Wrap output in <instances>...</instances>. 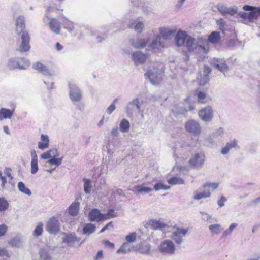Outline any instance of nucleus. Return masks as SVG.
Instances as JSON below:
<instances>
[{"mask_svg": "<svg viewBox=\"0 0 260 260\" xmlns=\"http://www.w3.org/2000/svg\"><path fill=\"white\" fill-rule=\"evenodd\" d=\"M16 31L20 36L21 42L18 48L20 52L28 51L30 49V37L28 31L25 29L24 18L19 17L16 22Z\"/></svg>", "mask_w": 260, "mask_h": 260, "instance_id": "nucleus-1", "label": "nucleus"}, {"mask_svg": "<svg viewBox=\"0 0 260 260\" xmlns=\"http://www.w3.org/2000/svg\"><path fill=\"white\" fill-rule=\"evenodd\" d=\"M51 11V8L49 7L46 9L43 21L44 22L48 21V26L50 30L56 34H59L61 30V22L55 17H50L49 12Z\"/></svg>", "mask_w": 260, "mask_h": 260, "instance_id": "nucleus-2", "label": "nucleus"}, {"mask_svg": "<svg viewBox=\"0 0 260 260\" xmlns=\"http://www.w3.org/2000/svg\"><path fill=\"white\" fill-rule=\"evenodd\" d=\"M188 232L187 228H183L178 226H174L171 232V238L174 242L178 245L182 244L184 238L185 237Z\"/></svg>", "mask_w": 260, "mask_h": 260, "instance_id": "nucleus-3", "label": "nucleus"}, {"mask_svg": "<svg viewBox=\"0 0 260 260\" xmlns=\"http://www.w3.org/2000/svg\"><path fill=\"white\" fill-rule=\"evenodd\" d=\"M159 251L164 254L172 255L176 251L174 242L170 239L163 240L158 246Z\"/></svg>", "mask_w": 260, "mask_h": 260, "instance_id": "nucleus-4", "label": "nucleus"}, {"mask_svg": "<svg viewBox=\"0 0 260 260\" xmlns=\"http://www.w3.org/2000/svg\"><path fill=\"white\" fill-rule=\"evenodd\" d=\"M29 66V62L25 58H19L18 60L12 59L9 60L8 66L10 69L19 68L25 69Z\"/></svg>", "mask_w": 260, "mask_h": 260, "instance_id": "nucleus-5", "label": "nucleus"}, {"mask_svg": "<svg viewBox=\"0 0 260 260\" xmlns=\"http://www.w3.org/2000/svg\"><path fill=\"white\" fill-rule=\"evenodd\" d=\"M60 229L59 222L54 217H51L47 223L46 230L51 234H56Z\"/></svg>", "mask_w": 260, "mask_h": 260, "instance_id": "nucleus-6", "label": "nucleus"}, {"mask_svg": "<svg viewBox=\"0 0 260 260\" xmlns=\"http://www.w3.org/2000/svg\"><path fill=\"white\" fill-rule=\"evenodd\" d=\"M186 130L193 135H198L201 132L199 124L193 120H190L185 124Z\"/></svg>", "mask_w": 260, "mask_h": 260, "instance_id": "nucleus-7", "label": "nucleus"}, {"mask_svg": "<svg viewBox=\"0 0 260 260\" xmlns=\"http://www.w3.org/2000/svg\"><path fill=\"white\" fill-rule=\"evenodd\" d=\"M259 16H260V8H257L248 13H243L241 15V18L249 22L256 20Z\"/></svg>", "mask_w": 260, "mask_h": 260, "instance_id": "nucleus-8", "label": "nucleus"}, {"mask_svg": "<svg viewBox=\"0 0 260 260\" xmlns=\"http://www.w3.org/2000/svg\"><path fill=\"white\" fill-rule=\"evenodd\" d=\"M205 155L202 153L196 154L189 162L191 166L195 168L201 167L204 162Z\"/></svg>", "mask_w": 260, "mask_h": 260, "instance_id": "nucleus-9", "label": "nucleus"}, {"mask_svg": "<svg viewBox=\"0 0 260 260\" xmlns=\"http://www.w3.org/2000/svg\"><path fill=\"white\" fill-rule=\"evenodd\" d=\"M39 254L41 260H52L53 250L49 247H43L39 250Z\"/></svg>", "mask_w": 260, "mask_h": 260, "instance_id": "nucleus-10", "label": "nucleus"}, {"mask_svg": "<svg viewBox=\"0 0 260 260\" xmlns=\"http://www.w3.org/2000/svg\"><path fill=\"white\" fill-rule=\"evenodd\" d=\"M148 57L147 54L140 51H136L132 55V59L136 65L144 63Z\"/></svg>", "mask_w": 260, "mask_h": 260, "instance_id": "nucleus-11", "label": "nucleus"}, {"mask_svg": "<svg viewBox=\"0 0 260 260\" xmlns=\"http://www.w3.org/2000/svg\"><path fill=\"white\" fill-rule=\"evenodd\" d=\"M89 219L91 221L99 222L104 220V214L101 213L98 209H92L88 214Z\"/></svg>", "mask_w": 260, "mask_h": 260, "instance_id": "nucleus-12", "label": "nucleus"}, {"mask_svg": "<svg viewBox=\"0 0 260 260\" xmlns=\"http://www.w3.org/2000/svg\"><path fill=\"white\" fill-rule=\"evenodd\" d=\"M187 33L182 30L178 31L175 36L176 44L178 46H182L185 45L186 38L187 37Z\"/></svg>", "mask_w": 260, "mask_h": 260, "instance_id": "nucleus-13", "label": "nucleus"}, {"mask_svg": "<svg viewBox=\"0 0 260 260\" xmlns=\"http://www.w3.org/2000/svg\"><path fill=\"white\" fill-rule=\"evenodd\" d=\"M153 190V189L150 187H146L144 185H138L135 186L132 191L136 194L145 195L149 193Z\"/></svg>", "mask_w": 260, "mask_h": 260, "instance_id": "nucleus-14", "label": "nucleus"}, {"mask_svg": "<svg viewBox=\"0 0 260 260\" xmlns=\"http://www.w3.org/2000/svg\"><path fill=\"white\" fill-rule=\"evenodd\" d=\"M49 139L47 135L42 134L40 141L38 142V147L39 149L44 150L49 147Z\"/></svg>", "mask_w": 260, "mask_h": 260, "instance_id": "nucleus-15", "label": "nucleus"}, {"mask_svg": "<svg viewBox=\"0 0 260 260\" xmlns=\"http://www.w3.org/2000/svg\"><path fill=\"white\" fill-rule=\"evenodd\" d=\"M33 68L45 75H51L50 70L43 63L37 62L33 64Z\"/></svg>", "mask_w": 260, "mask_h": 260, "instance_id": "nucleus-16", "label": "nucleus"}, {"mask_svg": "<svg viewBox=\"0 0 260 260\" xmlns=\"http://www.w3.org/2000/svg\"><path fill=\"white\" fill-rule=\"evenodd\" d=\"M61 25H62L64 28L69 31H72L74 29V24L73 22L66 17L63 14H61Z\"/></svg>", "mask_w": 260, "mask_h": 260, "instance_id": "nucleus-17", "label": "nucleus"}, {"mask_svg": "<svg viewBox=\"0 0 260 260\" xmlns=\"http://www.w3.org/2000/svg\"><path fill=\"white\" fill-rule=\"evenodd\" d=\"M70 96L73 101H79L82 98L80 90L77 87H70Z\"/></svg>", "mask_w": 260, "mask_h": 260, "instance_id": "nucleus-18", "label": "nucleus"}, {"mask_svg": "<svg viewBox=\"0 0 260 260\" xmlns=\"http://www.w3.org/2000/svg\"><path fill=\"white\" fill-rule=\"evenodd\" d=\"M59 154L56 149H51L47 151L42 153L40 155L41 158L42 159H47L52 157H56L59 156Z\"/></svg>", "mask_w": 260, "mask_h": 260, "instance_id": "nucleus-19", "label": "nucleus"}, {"mask_svg": "<svg viewBox=\"0 0 260 260\" xmlns=\"http://www.w3.org/2000/svg\"><path fill=\"white\" fill-rule=\"evenodd\" d=\"M237 148H238L237 141L234 139L226 144L225 147L222 149L221 153L225 155L228 154L231 149Z\"/></svg>", "mask_w": 260, "mask_h": 260, "instance_id": "nucleus-20", "label": "nucleus"}, {"mask_svg": "<svg viewBox=\"0 0 260 260\" xmlns=\"http://www.w3.org/2000/svg\"><path fill=\"white\" fill-rule=\"evenodd\" d=\"M211 71V68L207 66H205L204 68V77H203V79H198L199 80V84L200 86H204L205 84L208 83V75Z\"/></svg>", "mask_w": 260, "mask_h": 260, "instance_id": "nucleus-21", "label": "nucleus"}, {"mask_svg": "<svg viewBox=\"0 0 260 260\" xmlns=\"http://www.w3.org/2000/svg\"><path fill=\"white\" fill-rule=\"evenodd\" d=\"M134 247L132 243H129L127 242L123 243L121 246L120 248L117 250V253L125 254L130 252L134 249Z\"/></svg>", "mask_w": 260, "mask_h": 260, "instance_id": "nucleus-22", "label": "nucleus"}, {"mask_svg": "<svg viewBox=\"0 0 260 260\" xmlns=\"http://www.w3.org/2000/svg\"><path fill=\"white\" fill-rule=\"evenodd\" d=\"M80 203L75 201L69 207V213L72 216H76L79 212Z\"/></svg>", "mask_w": 260, "mask_h": 260, "instance_id": "nucleus-23", "label": "nucleus"}, {"mask_svg": "<svg viewBox=\"0 0 260 260\" xmlns=\"http://www.w3.org/2000/svg\"><path fill=\"white\" fill-rule=\"evenodd\" d=\"M209 230L212 235H217L221 233L223 229L220 224L216 223L210 225Z\"/></svg>", "mask_w": 260, "mask_h": 260, "instance_id": "nucleus-24", "label": "nucleus"}, {"mask_svg": "<svg viewBox=\"0 0 260 260\" xmlns=\"http://www.w3.org/2000/svg\"><path fill=\"white\" fill-rule=\"evenodd\" d=\"M128 27L129 28H134L138 32H141L144 27V25L142 21L136 22L135 21H133L129 24Z\"/></svg>", "mask_w": 260, "mask_h": 260, "instance_id": "nucleus-25", "label": "nucleus"}, {"mask_svg": "<svg viewBox=\"0 0 260 260\" xmlns=\"http://www.w3.org/2000/svg\"><path fill=\"white\" fill-rule=\"evenodd\" d=\"M96 230V226L92 223L85 224L83 228V234L90 235L93 233Z\"/></svg>", "mask_w": 260, "mask_h": 260, "instance_id": "nucleus-26", "label": "nucleus"}, {"mask_svg": "<svg viewBox=\"0 0 260 260\" xmlns=\"http://www.w3.org/2000/svg\"><path fill=\"white\" fill-rule=\"evenodd\" d=\"M161 38L160 36H158L156 37V38L152 41L151 47L152 49H161V48L164 47V44L160 41Z\"/></svg>", "mask_w": 260, "mask_h": 260, "instance_id": "nucleus-27", "label": "nucleus"}, {"mask_svg": "<svg viewBox=\"0 0 260 260\" xmlns=\"http://www.w3.org/2000/svg\"><path fill=\"white\" fill-rule=\"evenodd\" d=\"M211 196V193L209 190H206L203 192H199L197 191L194 192L193 199L195 200H199L203 198H209Z\"/></svg>", "mask_w": 260, "mask_h": 260, "instance_id": "nucleus-28", "label": "nucleus"}, {"mask_svg": "<svg viewBox=\"0 0 260 260\" xmlns=\"http://www.w3.org/2000/svg\"><path fill=\"white\" fill-rule=\"evenodd\" d=\"M160 31L164 39H170L175 33V30H170L167 28H161Z\"/></svg>", "mask_w": 260, "mask_h": 260, "instance_id": "nucleus-29", "label": "nucleus"}, {"mask_svg": "<svg viewBox=\"0 0 260 260\" xmlns=\"http://www.w3.org/2000/svg\"><path fill=\"white\" fill-rule=\"evenodd\" d=\"M130 128V124L125 119H122L119 124L120 131L123 133L128 132Z\"/></svg>", "mask_w": 260, "mask_h": 260, "instance_id": "nucleus-30", "label": "nucleus"}, {"mask_svg": "<svg viewBox=\"0 0 260 260\" xmlns=\"http://www.w3.org/2000/svg\"><path fill=\"white\" fill-rule=\"evenodd\" d=\"M185 39L186 41L184 46H186L189 51H191L193 49V46L195 43V39L187 35Z\"/></svg>", "mask_w": 260, "mask_h": 260, "instance_id": "nucleus-31", "label": "nucleus"}, {"mask_svg": "<svg viewBox=\"0 0 260 260\" xmlns=\"http://www.w3.org/2000/svg\"><path fill=\"white\" fill-rule=\"evenodd\" d=\"M220 35L219 32L213 31L208 37V40L212 43H217L220 40Z\"/></svg>", "mask_w": 260, "mask_h": 260, "instance_id": "nucleus-32", "label": "nucleus"}, {"mask_svg": "<svg viewBox=\"0 0 260 260\" xmlns=\"http://www.w3.org/2000/svg\"><path fill=\"white\" fill-rule=\"evenodd\" d=\"M79 239L75 235L69 234L66 235L63 239V241L69 244H72L75 242H78Z\"/></svg>", "mask_w": 260, "mask_h": 260, "instance_id": "nucleus-33", "label": "nucleus"}, {"mask_svg": "<svg viewBox=\"0 0 260 260\" xmlns=\"http://www.w3.org/2000/svg\"><path fill=\"white\" fill-rule=\"evenodd\" d=\"M18 189L22 193L27 195L30 196L31 194V191L28 188L23 182H19L18 183Z\"/></svg>", "mask_w": 260, "mask_h": 260, "instance_id": "nucleus-34", "label": "nucleus"}, {"mask_svg": "<svg viewBox=\"0 0 260 260\" xmlns=\"http://www.w3.org/2000/svg\"><path fill=\"white\" fill-rule=\"evenodd\" d=\"M84 182V191L86 194H89L91 192V190L92 188L91 186V181L86 178H84L83 179Z\"/></svg>", "mask_w": 260, "mask_h": 260, "instance_id": "nucleus-35", "label": "nucleus"}, {"mask_svg": "<svg viewBox=\"0 0 260 260\" xmlns=\"http://www.w3.org/2000/svg\"><path fill=\"white\" fill-rule=\"evenodd\" d=\"M127 108L129 110H140V102L138 99L136 98L134 99L131 102L129 103L127 106Z\"/></svg>", "mask_w": 260, "mask_h": 260, "instance_id": "nucleus-36", "label": "nucleus"}, {"mask_svg": "<svg viewBox=\"0 0 260 260\" xmlns=\"http://www.w3.org/2000/svg\"><path fill=\"white\" fill-rule=\"evenodd\" d=\"M238 226V224L236 223H232L229 228L225 230L222 235V238H225L228 236L231 235L233 231Z\"/></svg>", "mask_w": 260, "mask_h": 260, "instance_id": "nucleus-37", "label": "nucleus"}, {"mask_svg": "<svg viewBox=\"0 0 260 260\" xmlns=\"http://www.w3.org/2000/svg\"><path fill=\"white\" fill-rule=\"evenodd\" d=\"M213 67L222 72L226 71L228 70V66L225 62H219L217 61V63H213Z\"/></svg>", "mask_w": 260, "mask_h": 260, "instance_id": "nucleus-38", "label": "nucleus"}, {"mask_svg": "<svg viewBox=\"0 0 260 260\" xmlns=\"http://www.w3.org/2000/svg\"><path fill=\"white\" fill-rule=\"evenodd\" d=\"M168 182L169 184L174 185L184 184V180L177 177H173L171 178L170 179H168Z\"/></svg>", "mask_w": 260, "mask_h": 260, "instance_id": "nucleus-39", "label": "nucleus"}, {"mask_svg": "<svg viewBox=\"0 0 260 260\" xmlns=\"http://www.w3.org/2000/svg\"><path fill=\"white\" fill-rule=\"evenodd\" d=\"M196 95L197 97L198 102L204 104L206 102V94L201 91H196Z\"/></svg>", "mask_w": 260, "mask_h": 260, "instance_id": "nucleus-40", "label": "nucleus"}, {"mask_svg": "<svg viewBox=\"0 0 260 260\" xmlns=\"http://www.w3.org/2000/svg\"><path fill=\"white\" fill-rule=\"evenodd\" d=\"M151 225L153 230H159L165 227L166 225L162 221L155 220L152 221Z\"/></svg>", "mask_w": 260, "mask_h": 260, "instance_id": "nucleus-41", "label": "nucleus"}, {"mask_svg": "<svg viewBox=\"0 0 260 260\" xmlns=\"http://www.w3.org/2000/svg\"><path fill=\"white\" fill-rule=\"evenodd\" d=\"M43 230V224L42 222H39L33 231V235L35 237L40 236L42 233Z\"/></svg>", "mask_w": 260, "mask_h": 260, "instance_id": "nucleus-42", "label": "nucleus"}, {"mask_svg": "<svg viewBox=\"0 0 260 260\" xmlns=\"http://www.w3.org/2000/svg\"><path fill=\"white\" fill-rule=\"evenodd\" d=\"M219 186V184L215 182H207L203 184L202 188L207 190V188H211L213 190L217 189Z\"/></svg>", "mask_w": 260, "mask_h": 260, "instance_id": "nucleus-43", "label": "nucleus"}, {"mask_svg": "<svg viewBox=\"0 0 260 260\" xmlns=\"http://www.w3.org/2000/svg\"><path fill=\"white\" fill-rule=\"evenodd\" d=\"M63 159V157L60 158L52 157L48 161V162L52 165H54L56 166H59L61 164Z\"/></svg>", "mask_w": 260, "mask_h": 260, "instance_id": "nucleus-44", "label": "nucleus"}, {"mask_svg": "<svg viewBox=\"0 0 260 260\" xmlns=\"http://www.w3.org/2000/svg\"><path fill=\"white\" fill-rule=\"evenodd\" d=\"M117 216V213L113 209L109 210L106 214H104V220H107L112 218L115 217Z\"/></svg>", "mask_w": 260, "mask_h": 260, "instance_id": "nucleus-45", "label": "nucleus"}, {"mask_svg": "<svg viewBox=\"0 0 260 260\" xmlns=\"http://www.w3.org/2000/svg\"><path fill=\"white\" fill-rule=\"evenodd\" d=\"M8 243L14 247H19L21 244V240L19 238L15 237L10 240Z\"/></svg>", "mask_w": 260, "mask_h": 260, "instance_id": "nucleus-46", "label": "nucleus"}, {"mask_svg": "<svg viewBox=\"0 0 260 260\" xmlns=\"http://www.w3.org/2000/svg\"><path fill=\"white\" fill-rule=\"evenodd\" d=\"M213 138L212 135H210L204 140L203 144L209 147H212L214 144Z\"/></svg>", "mask_w": 260, "mask_h": 260, "instance_id": "nucleus-47", "label": "nucleus"}, {"mask_svg": "<svg viewBox=\"0 0 260 260\" xmlns=\"http://www.w3.org/2000/svg\"><path fill=\"white\" fill-rule=\"evenodd\" d=\"M137 234L136 232H133L125 237V240L127 242L132 243L136 240Z\"/></svg>", "mask_w": 260, "mask_h": 260, "instance_id": "nucleus-48", "label": "nucleus"}, {"mask_svg": "<svg viewBox=\"0 0 260 260\" xmlns=\"http://www.w3.org/2000/svg\"><path fill=\"white\" fill-rule=\"evenodd\" d=\"M154 189L155 191H158L160 190H169L170 189V187L169 186H167L161 183H156L154 186Z\"/></svg>", "mask_w": 260, "mask_h": 260, "instance_id": "nucleus-49", "label": "nucleus"}, {"mask_svg": "<svg viewBox=\"0 0 260 260\" xmlns=\"http://www.w3.org/2000/svg\"><path fill=\"white\" fill-rule=\"evenodd\" d=\"M183 108L185 111L188 112L194 109V106L191 104V102L189 100H186L183 103Z\"/></svg>", "mask_w": 260, "mask_h": 260, "instance_id": "nucleus-50", "label": "nucleus"}, {"mask_svg": "<svg viewBox=\"0 0 260 260\" xmlns=\"http://www.w3.org/2000/svg\"><path fill=\"white\" fill-rule=\"evenodd\" d=\"M105 179L102 178L99 179L95 184V189L98 190L102 189L105 186Z\"/></svg>", "mask_w": 260, "mask_h": 260, "instance_id": "nucleus-51", "label": "nucleus"}, {"mask_svg": "<svg viewBox=\"0 0 260 260\" xmlns=\"http://www.w3.org/2000/svg\"><path fill=\"white\" fill-rule=\"evenodd\" d=\"M38 170V160H31V174H36Z\"/></svg>", "mask_w": 260, "mask_h": 260, "instance_id": "nucleus-52", "label": "nucleus"}, {"mask_svg": "<svg viewBox=\"0 0 260 260\" xmlns=\"http://www.w3.org/2000/svg\"><path fill=\"white\" fill-rule=\"evenodd\" d=\"M148 42V41L147 40L142 39H140L137 42V43L135 45V47L138 48H143L147 45Z\"/></svg>", "mask_w": 260, "mask_h": 260, "instance_id": "nucleus-53", "label": "nucleus"}, {"mask_svg": "<svg viewBox=\"0 0 260 260\" xmlns=\"http://www.w3.org/2000/svg\"><path fill=\"white\" fill-rule=\"evenodd\" d=\"M8 203L6 200L0 198V211H3L7 209Z\"/></svg>", "mask_w": 260, "mask_h": 260, "instance_id": "nucleus-54", "label": "nucleus"}, {"mask_svg": "<svg viewBox=\"0 0 260 260\" xmlns=\"http://www.w3.org/2000/svg\"><path fill=\"white\" fill-rule=\"evenodd\" d=\"M223 134V129L222 128H219L216 129L211 134L214 138H217L219 136H221Z\"/></svg>", "mask_w": 260, "mask_h": 260, "instance_id": "nucleus-55", "label": "nucleus"}, {"mask_svg": "<svg viewBox=\"0 0 260 260\" xmlns=\"http://www.w3.org/2000/svg\"><path fill=\"white\" fill-rule=\"evenodd\" d=\"M200 119L204 122H209L213 118L212 115H199Z\"/></svg>", "mask_w": 260, "mask_h": 260, "instance_id": "nucleus-56", "label": "nucleus"}, {"mask_svg": "<svg viewBox=\"0 0 260 260\" xmlns=\"http://www.w3.org/2000/svg\"><path fill=\"white\" fill-rule=\"evenodd\" d=\"M106 148L107 149L106 151L108 153L110 154V155L112 154L113 152H114V145L112 144L108 143L106 146Z\"/></svg>", "mask_w": 260, "mask_h": 260, "instance_id": "nucleus-57", "label": "nucleus"}, {"mask_svg": "<svg viewBox=\"0 0 260 260\" xmlns=\"http://www.w3.org/2000/svg\"><path fill=\"white\" fill-rule=\"evenodd\" d=\"M117 101V99H115L113 103L108 107L107 108V112L109 113H111L114 111V110L115 109V104L116 103Z\"/></svg>", "mask_w": 260, "mask_h": 260, "instance_id": "nucleus-58", "label": "nucleus"}, {"mask_svg": "<svg viewBox=\"0 0 260 260\" xmlns=\"http://www.w3.org/2000/svg\"><path fill=\"white\" fill-rule=\"evenodd\" d=\"M213 110L210 106H207L206 108L200 110L201 114H212Z\"/></svg>", "mask_w": 260, "mask_h": 260, "instance_id": "nucleus-59", "label": "nucleus"}, {"mask_svg": "<svg viewBox=\"0 0 260 260\" xmlns=\"http://www.w3.org/2000/svg\"><path fill=\"white\" fill-rule=\"evenodd\" d=\"M8 230V226L5 224H3L0 225V237H2L6 234Z\"/></svg>", "mask_w": 260, "mask_h": 260, "instance_id": "nucleus-60", "label": "nucleus"}, {"mask_svg": "<svg viewBox=\"0 0 260 260\" xmlns=\"http://www.w3.org/2000/svg\"><path fill=\"white\" fill-rule=\"evenodd\" d=\"M218 10L222 14H225L229 13V11L228 9L223 5H219L218 6Z\"/></svg>", "mask_w": 260, "mask_h": 260, "instance_id": "nucleus-61", "label": "nucleus"}, {"mask_svg": "<svg viewBox=\"0 0 260 260\" xmlns=\"http://www.w3.org/2000/svg\"><path fill=\"white\" fill-rule=\"evenodd\" d=\"M206 217L204 218V220L208 221V222L212 223L214 221H216V220L212 218V215L206 213Z\"/></svg>", "mask_w": 260, "mask_h": 260, "instance_id": "nucleus-62", "label": "nucleus"}, {"mask_svg": "<svg viewBox=\"0 0 260 260\" xmlns=\"http://www.w3.org/2000/svg\"><path fill=\"white\" fill-rule=\"evenodd\" d=\"M13 112H14V109H13L12 110H11L5 109V108H2L0 110V114H13Z\"/></svg>", "mask_w": 260, "mask_h": 260, "instance_id": "nucleus-63", "label": "nucleus"}, {"mask_svg": "<svg viewBox=\"0 0 260 260\" xmlns=\"http://www.w3.org/2000/svg\"><path fill=\"white\" fill-rule=\"evenodd\" d=\"M227 201L226 199L224 197H221L220 200L218 201V205L220 207H223L224 205L225 202Z\"/></svg>", "mask_w": 260, "mask_h": 260, "instance_id": "nucleus-64", "label": "nucleus"}]
</instances>
